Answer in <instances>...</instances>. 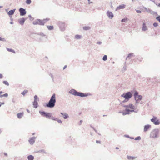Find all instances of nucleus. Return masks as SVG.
I'll return each mask as SVG.
<instances>
[{
    "label": "nucleus",
    "instance_id": "f257e3e1",
    "mask_svg": "<svg viewBox=\"0 0 160 160\" xmlns=\"http://www.w3.org/2000/svg\"><path fill=\"white\" fill-rule=\"evenodd\" d=\"M69 93L74 96H79L81 97H86L90 95V94L89 93H83L82 92H78L74 89H71L69 91Z\"/></svg>",
    "mask_w": 160,
    "mask_h": 160
},
{
    "label": "nucleus",
    "instance_id": "f03ea898",
    "mask_svg": "<svg viewBox=\"0 0 160 160\" xmlns=\"http://www.w3.org/2000/svg\"><path fill=\"white\" fill-rule=\"evenodd\" d=\"M56 102V95L55 93L52 94L48 103H46L45 106L50 108H53Z\"/></svg>",
    "mask_w": 160,
    "mask_h": 160
},
{
    "label": "nucleus",
    "instance_id": "7ed1b4c3",
    "mask_svg": "<svg viewBox=\"0 0 160 160\" xmlns=\"http://www.w3.org/2000/svg\"><path fill=\"white\" fill-rule=\"evenodd\" d=\"M49 19L48 18L44 19L43 20H42L40 19H37L33 22V24L34 25L38 24L40 25L43 26L44 25V24L49 21Z\"/></svg>",
    "mask_w": 160,
    "mask_h": 160
},
{
    "label": "nucleus",
    "instance_id": "20e7f679",
    "mask_svg": "<svg viewBox=\"0 0 160 160\" xmlns=\"http://www.w3.org/2000/svg\"><path fill=\"white\" fill-rule=\"evenodd\" d=\"M159 130L158 129H155L151 132L150 137L151 138H156L158 137V134L159 133Z\"/></svg>",
    "mask_w": 160,
    "mask_h": 160
},
{
    "label": "nucleus",
    "instance_id": "39448f33",
    "mask_svg": "<svg viewBox=\"0 0 160 160\" xmlns=\"http://www.w3.org/2000/svg\"><path fill=\"white\" fill-rule=\"evenodd\" d=\"M121 97L124 98L126 99L129 100L132 97V94L130 92H128L123 93L121 95Z\"/></svg>",
    "mask_w": 160,
    "mask_h": 160
},
{
    "label": "nucleus",
    "instance_id": "423d86ee",
    "mask_svg": "<svg viewBox=\"0 0 160 160\" xmlns=\"http://www.w3.org/2000/svg\"><path fill=\"white\" fill-rule=\"evenodd\" d=\"M39 113L42 116L48 118L50 119L52 113L46 112L44 111H39Z\"/></svg>",
    "mask_w": 160,
    "mask_h": 160
},
{
    "label": "nucleus",
    "instance_id": "0eeeda50",
    "mask_svg": "<svg viewBox=\"0 0 160 160\" xmlns=\"http://www.w3.org/2000/svg\"><path fill=\"white\" fill-rule=\"evenodd\" d=\"M34 100L33 102V107L35 108H37L38 106V102L39 100V98L36 95L34 96Z\"/></svg>",
    "mask_w": 160,
    "mask_h": 160
},
{
    "label": "nucleus",
    "instance_id": "6e6552de",
    "mask_svg": "<svg viewBox=\"0 0 160 160\" xmlns=\"http://www.w3.org/2000/svg\"><path fill=\"white\" fill-rule=\"evenodd\" d=\"M134 99H137V100L140 101L142 99V96L141 95H139L138 94V92L136 91L134 94Z\"/></svg>",
    "mask_w": 160,
    "mask_h": 160
},
{
    "label": "nucleus",
    "instance_id": "1a4fd4ad",
    "mask_svg": "<svg viewBox=\"0 0 160 160\" xmlns=\"http://www.w3.org/2000/svg\"><path fill=\"white\" fill-rule=\"evenodd\" d=\"M151 121L155 125H158L160 124L159 120L157 119V118L156 117H153V118L151 119Z\"/></svg>",
    "mask_w": 160,
    "mask_h": 160
},
{
    "label": "nucleus",
    "instance_id": "9d476101",
    "mask_svg": "<svg viewBox=\"0 0 160 160\" xmlns=\"http://www.w3.org/2000/svg\"><path fill=\"white\" fill-rule=\"evenodd\" d=\"M143 8L148 13H150L151 14H152L153 15H158V13L157 12L152 11L149 8H147L145 7H143Z\"/></svg>",
    "mask_w": 160,
    "mask_h": 160
},
{
    "label": "nucleus",
    "instance_id": "9b49d317",
    "mask_svg": "<svg viewBox=\"0 0 160 160\" xmlns=\"http://www.w3.org/2000/svg\"><path fill=\"white\" fill-rule=\"evenodd\" d=\"M19 11L20 12L21 16H24L26 13L27 12L25 9L22 8H20L19 9Z\"/></svg>",
    "mask_w": 160,
    "mask_h": 160
},
{
    "label": "nucleus",
    "instance_id": "f8f14e48",
    "mask_svg": "<svg viewBox=\"0 0 160 160\" xmlns=\"http://www.w3.org/2000/svg\"><path fill=\"white\" fill-rule=\"evenodd\" d=\"M121 104L122 105V106L124 107L129 108L132 109H133L134 108V106L132 104H129L128 105H125L123 104H122V103H121Z\"/></svg>",
    "mask_w": 160,
    "mask_h": 160
},
{
    "label": "nucleus",
    "instance_id": "ddd939ff",
    "mask_svg": "<svg viewBox=\"0 0 160 160\" xmlns=\"http://www.w3.org/2000/svg\"><path fill=\"white\" fill-rule=\"evenodd\" d=\"M148 27L146 25V24L145 22H144L143 23L142 27V31L145 32L148 30Z\"/></svg>",
    "mask_w": 160,
    "mask_h": 160
},
{
    "label": "nucleus",
    "instance_id": "4468645a",
    "mask_svg": "<svg viewBox=\"0 0 160 160\" xmlns=\"http://www.w3.org/2000/svg\"><path fill=\"white\" fill-rule=\"evenodd\" d=\"M36 138L35 137H32L30 138L28 141L31 145H33L35 142Z\"/></svg>",
    "mask_w": 160,
    "mask_h": 160
},
{
    "label": "nucleus",
    "instance_id": "2eb2a0df",
    "mask_svg": "<svg viewBox=\"0 0 160 160\" xmlns=\"http://www.w3.org/2000/svg\"><path fill=\"white\" fill-rule=\"evenodd\" d=\"M151 125L149 124L145 125L143 129L144 132H147L150 128H151Z\"/></svg>",
    "mask_w": 160,
    "mask_h": 160
},
{
    "label": "nucleus",
    "instance_id": "dca6fc26",
    "mask_svg": "<svg viewBox=\"0 0 160 160\" xmlns=\"http://www.w3.org/2000/svg\"><path fill=\"white\" fill-rule=\"evenodd\" d=\"M107 15L110 19H112L113 17V15L112 12L108 11L107 12Z\"/></svg>",
    "mask_w": 160,
    "mask_h": 160
},
{
    "label": "nucleus",
    "instance_id": "f3484780",
    "mask_svg": "<svg viewBox=\"0 0 160 160\" xmlns=\"http://www.w3.org/2000/svg\"><path fill=\"white\" fill-rule=\"evenodd\" d=\"M60 114L63 116L64 119H67L69 117L68 114L65 112H61Z\"/></svg>",
    "mask_w": 160,
    "mask_h": 160
},
{
    "label": "nucleus",
    "instance_id": "a211bd4d",
    "mask_svg": "<svg viewBox=\"0 0 160 160\" xmlns=\"http://www.w3.org/2000/svg\"><path fill=\"white\" fill-rule=\"evenodd\" d=\"M26 19L24 18H22L18 20V22L21 25H22L24 24Z\"/></svg>",
    "mask_w": 160,
    "mask_h": 160
},
{
    "label": "nucleus",
    "instance_id": "6ab92c4d",
    "mask_svg": "<svg viewBox=\"0 0 160 160\" xmlns=\"http://www.w3.org/2000/svg\"><path fill=\"white\" fill-rule=\"evenodd\" d=\"M125 5L124 4H121L119 6L117 7L116 11H117L118 10H119L121 9H124L125 8Z\"/></svg>",
    "mask_w": 160,
    "mask_h": 160
},
{
    "label": "nucleus",
    "instance_id": "aec40b11",
    "mask_svg": "<svg viewBox=\"0 0 160 160\" xmlns=\"http://www.w3.org/2000/svg\"><path fill=\"white\" fill-rule=\"evenodd\" d=\"M23 115L24 113L23 112L18 113L17 114V117L19 119L23 117Z\"/></svg>",
    "mask_w": 160,
    "mask_h": 160
},
{
    "label": "nucleus",
    "instance_id": "412c9836",
    "mask_svg": "<svg viewBox=\"0 0 160 160\" xmlns=\"http://www.w3.org/2000/svg\"><path fill=\"white\" fill-rule=\"evenodd\" d=\"M15 10H16V9H14L11 10H10L8 12V15L9 16L12 15L14 13Z\"/></svg>",
    "mask_w": 160,
    "mask_h": 160
},
{
    "label": "nucleus",
    "instance_id": "4be33fe9",
    "mask_svg": "<svg viewBox=\"0 0 160 160\" xmlns=\"http://www.w3.org/2000/svg\"><path fill=\"white\" fill-rule=\"evenodd\" d=\"M130 110L128 109H126L125 111L123 112V115H124L128 114L130 113Z\"/></svg>",
    "mask_w": 160,
    "mask_h": 160
},
{
    "label": "nucleus",
    "instance_id": "5701e85b",
    "mask_svg": "<svg viewBox=\"0 0 160 160\" xmlns=\"http://www.w3.org/2000/svg\"><path fill=\"white\" fill-rule=\"evenodd\" d=\"M127 158L129 160H133L136 158V157L128 155Z\"/></svg>",
    "mask_w": 160,
    "mask_h": 160
},
{
    "label": "nucleus",
    "instance_id": "b1692460",
    "mask_svg": "<svg viewBox=\"0 0 160 160\" xmlns=\"http://www.w3.org/2000/svg\"><path fill=\"white\" fill-rule=\"evenodd\" d=\"M28 160H33L34 158V157L32 155H28L27 157Z\"/></svg>",
    "mask_w": 160,
    "mask_h": 160
},
{
    "label": "nucleus",
    "instance_id": "393cba45",
    "mask_svg": "<svg viewBox=\"0 0 160 160\" xmlns=\"http://www.w3.org/2000/svg\"><path fill=\"white\" fill-rule=\"evenodd\" d=\"M83 29L84 30H88L90 29V27L89 26H84L83 27Z\"/></svg>",
    "mask_w": 160,
    "mask_h": 160
},
{
    "label": "nucleus",
    "instance_id": "a878e982",
    "mask_svg": "<svg viewBox=\"0 0 160 160\" xmlns=\"http://www.w3.org/2000/svg\"><path fill=\"white\" fill-rule=\"evenodd\" d=\"M134 55V54L133 53H129L128 57H127L126 58V59H127L128 58H129V59H130V58L132 57V56H134L133 55Z\"/></svg>",
    "mask_w": 160,
    "mask_h": 160
},
{
    "label": "nucleus",
    "instance_id": "bb28decb",
    "mask_svg": "<svg viewBox=\"0 0 160 160\" xmlns=\"http://www.w3.org/2000/svg\"><path fill=\"white\" fill-rule=\"evenodd\" d=\"M47 28L49 30H51L53 29V27L52 26H47Z\"/></svg>",
    "mask_w": 160,
    "mask_h": 160
},
{
    "label": "nucleus",
    "instance_id": "cd10ccee",
    "mask_svg": "<svg viewBox=\"0 0 160 160\" xmlns=\"http://www.w3.org/2000/svg\"><path fill=\"white\" fill-rule=\"evenodd\" d=\"M7 50L9 52H12L14 53H15V51L12 49L9 48H7Z\"/></svg>",
    "mask_w": 160,
    "mask_h": 160
},
{
    "label": "nucleus",
    "instance_id": "c85d7f7f",
    "mask_svg": "<svg viewBox=\"0 0 160 160\" xmlns=\"http://www.w3.org/2000/svg\"><path fill=\"white\" fill-rule=\"evenodd\" d=\"M126 62H125V65L124 66L122 71L123 72H124L125 71L127 70L126 66Z\"/></svg>",
    "mask_w": 160,
    "mask_h": 160
},
{
    "label": "nucleus",
    "instance_id": "c756f323",
    "mask_svg": "<svg viewBox=\"0 0 160 160\" xmlns=\"http://www.w3.org/2000/svg\"><path fill=\"white\" fill-rule=\"evenodd\" d=\"M81 36L80 35H76L75 36V38H76V39H80L81 38Z\"/></svg>",
    "mask_w": 160,
    "mask_h": 160
},
{
    "label": "nucleus",
    "instance_id": "7c9ffc66",
    "mask_svg": "<svg viewBox=\"0 0 160 160\" xmlns=\"http://www.w3.org/2000/svg\"><path fill=\"white\" fill-rule=\"evenodd\" d=\"M8 96V93H5L3 95H0V97L2 98V97H7Z\"/></svg>",
    "mask_w": 160,
    "mask_h": 160
},
{
    "label": "nucleus",
    "instance_id": "2f4dec72",
    "mask_svg": "<svg viewBox=\"0 0 160 160\" xmlns=\"http://www.w3.org/2000/svg\"><path fill=\"white\" fill-rule=\"evenodd\" d=\"M107 59V56L106 55H104L103 58H102V60L104 61H105Z\"/></svg>",
    "mask_w": 160,
    "mask_h": 160
},
{
    "label": "nucleus",
    "instance_id": "473e14b6",
    "mask_svg": "<svg viewBox=\"0 0 160 160\" xmlns=\"http://www.w3.org/2000/svg\"><path fill=\"white\" fill-rule=\"evenodd\" d=\"M50 119H51L52 120L57 121V120L58 118H57L54 117L52 115Z\"/></svg>",
    "mask_w": 160,
    "mask_h": 160
},
{
    "label": "nucleus",
    "instance_id": "72a5a7b5",
    "mask_svg": "<svg viewBox=\"0 0 160 160\" xmlns=\"http://www.w3.org/2000/svg\"><path fill=\"white\" fill-rule=\"evenodd\" d=\"M26 3L28 5L30 4L31 3V0H26Z\"/></svg>",
    "mask_w": 160,
    "mask_h": 160
},
{
    "label": "nucleus",
    "instance_id": "f704fd0d",
    "mask_svg": "<svg viewBox=\"0 0 160 160\" xmlns=\"http://www.w3.org/2000/svg\"><path fill=\"white\" fill-rule=\"evenodd\" d=\"M3 84H5L6 85H7L8 86L9 85V84L8 82L7 81H3Z\"/></svg>",
    "mask_w": 160,
    "mask_h": 160
},
{
    "label": "nucleus",
    "instance_id": "c9c22d12",
    "mask_svg": "<svg viewBox=\"0 0 160 160\" xmlns=\"http://www.w3.org/2000/svg\"><path fill=\"white\" fill-rule=\"evenodd\" d=\"M141 139V138L140 136H138L135 138V140H140Z\"/></svg>",
    "mask_w": 160,
    "mask_h": 160
},
{
    "label": "nucleus",
    "instance_id": "e433bc0d",
    "mask_svg": "<svg viewBox=\"0 0 160 160\" xmlns=\"http://www.w3.org/2000/svg\"><path fill=\"white\" fill-rule=\"evenodd\" d=\"M158 16L156 17V19L160 23V16L157 15Z\"/></svg>",
    "mask_w": 160,
    "mask_h": 160
},
{
    "label": "nucleus",
    "instance_id": "4c0bfd02",
    "mask_svg": "<svg viewBox=\"0 0 160 160\" xmlns=\"http://www.w3.org/2000/svg\"><path fill=\"white\" fill-rule=\"evenodd\" d=\"M38 34L39 35H40L41 36H42V37L46 36V35L45 34H44L43 33H42V32H41V33H38Z\"/></svg>",
    "mask_w": 160,
    "mask_h": 160
},
{
    "label": "nucleus",
    "instance_id": "58836bf2",
    "mask_svg": "<svg viewBox=\"0 0 160 160\" xmlns=\"http://www.w3.org/2000/svg\"><path fill=\"white\" fill-rule=\"evenodd\" d=\"M28 17L29 18H30V20L31 21H32L33 20L34 18L32 17V16L31 15H29Z\"/></svg>",
    "mask_w": 160,
    "mask_h": 160
},
{
    "label": "nucleus",
    "instance_id": "ea45409f",
    "mask_svg": "<svg viewBox=\"0 0 160 160\" xmlns=\"http://www.w3.org/2000/svg\"><path fill=\"white\" fill-rule=\"evenodd\" d=\"M27 93V90H24L22 92V94L24 96L25 95V94Z\"/></svg>",
    "mask_w": 160,
    "mask_h": 160
},
{
    "label": "nucleus",
    "instance_id": "a19ab883",
    "mask_svg": "<svg viewBox=\"0 0 160 160\" xmlns=\"http://www.w3.org/2000/svg\"><path fill=\"white\" fill-rule=\"evenodd\" d=\"M127 20V18H124L123 19H122L121 20V22H126V21Z\"/></svg>",
    "mask_w": 160,
    "mask_h": 160
},
{
    "label": "nucleus",
    "instance_id": "79ce46f5",
    "mask_svg": "<svg viewBox=\"0 0 160 160\" xmlns=\"http://www.w3.org/2000/svg\"><path fill=\"white\" fill-rule=\"evenodd\" d=\"M158 25V22H154L153 23V26L155 27H156Z\"/></svg>",
    "mask_w": 160,
    "mask_h": 160
},
{
    "label": "nucleus",
    "instance_id": "37998d69",
    "mask_svg": "<svg viewBox=\"0 0 160 160\" xmlns=\"http://www.w3.org/2000/svg\"><path fill=\"white\" fill-rule=\"evenodd\" d=\"M0 41H2L3 42H5V41H6V40L4 38H2L0 37Z\"/></svg>",
    "mask_w": 160,
    "mask_h": 160
},
{
    "label": "nucleus",
    "instance_id": "c03bdc74",
    "mask_svg": "<svg viewBox=\"0 0 160 160\" xmlns=\"http://www.w3.org/2000/svg\"><path fill=\"white\" fill-rule=\"evenodd\" d=\"M135 104L136 105L137 104H138L139 103V101H139L138 100H137V99H135Z\"/></svg>",
    "mask_w": 160,
    "mask_h": 160
},
{
    "label": "nucleus",
    "instance_id": "a18cd8bd",
    "mask_svg": "<svg viewBox=\"0 0 160 160\" xmlns=\"http://www.w3.org/2000/svg\"><path fill=\"white\" fill-rule=\"evenodd\" d=\"M57 121L59 123H62V121L60 119H58V118Z\"/></svg>",
    "mask_w": 160,
    "mask_h": 160
},
{
    "label": "nucleus",
    "instance_id": "49530a36",
    "mask_svg": "<svg viewBox=\"0 0 160 160\" xmlns=\"http://www.w3.org/2000/svg\"><path fill=\"white\" fill-rule=\"evenodd\" d=\"M128 100H129L126 99L125 98V99L123 101H122V103H124V102H127Z\"/></svg>",
    "mask_w": 160,
    "mask_h": 160
},
{
    "label": "nucleus",
    "instance_id": "de8ad7c7",
    "mask_svg": "<svg viewBox=\"0 0 160 160\" xmlns=\"http://www.w3.org/2000/svg\"><path fill=\"white\" fill-rule=\"evenodd\" d=\"M136 11L138 13H141L142 12L141 11L139 10H136Z\"/></svg>",
    "mask_w": 160,
    "mask_h": 160
},
{
    "label": "nucleus",
    "instance_id": "09e8293b",
    "mask_svg": "<svg viewBox=\"0 0 160 160\" xmlns=\"http://www.w3.org/2000/svg\"><path fill=\"white\" fill-rule=\"evenodd\" d=\"M91 127L93 128V129L94 130V131L97 133V131L93 127L91 126Z\"/></svg>",
    "mask_w": 160,
    "mask_h": 160
},
{
    "label": "nucleus",
    "instance_id": "8fccbe9b",
    "mask_svg": "<svg viewBox=\"0 0 160 160\" xmlns=\"http://www.w3.org/2000/svg\"><path fill=\"white\" fill-rule=\"evenodd\" d=\"M102 43V42L100 41L98 42L97 44L99 45H101Z\"/></svg>",
    "mask_w": 160,
    "mask_h": 160
},
{
    "label": "nucleus",
    "instance_id": "3c124183",
    "mask_svg": "<svg viewBox=\"0 0 160 160\" xmlns=\"http://www.w3.org/2000/svg\"><path fill=\"white\" fill-rule=\"evenodd\" d=\"M82 120H80L78 124L79 125H81V124L82 123Z\"/></svg>",
    "mask_w": 160,
    "mask_h": 160
},
{
    "label": "nucleus",
    "instance_id": "603ef678",
    "mask_svg": "<svg viewBox=\"0 0 160 160\" xmlns=\"http://www.w3.org/2000/svg\"><path fill=\"white\" fill-rule=\"evenodd\" d=\"M39 152H42L43 153H46L45 152V151L44 150H40Z\"/></svg>",
    "mask_w": 160,
    "mask_h": 160
},
{
    "label": "nucleus",
    "instance_id": "864d4df0",
    "mask_svg": "<svg viewBox=\"0 0 160 160\" xmlns=\"http://www.w3.org/2000/svg\"><path fill=\"white\" fill-rule=\"evenodd\" d=\"M96 142L97 143H101V141L99 140H96Z\"/></svg>",
    "mask_w": 160,
    "mask_h": 160
},
{
    "label": "nucleus",
    "instance_id": "5fc2aeb1",
    "mask_svg": "<svg viewBox=\"0 0 160 160\" xmlns=\"http://www.w3.org/2000/svg\"><path fill=\"white\" fill-rule=\"evenodd\" d=\"M151 1L153 2L155 4H157V3L155 2V1L154 0H150Z\"/></svg>",
    "mask_w": 160,
    "mask_h": 160
},
{
    "label": "nucleus",
    "instance_id": "6e6d98bb",
    "mask_svg": "<svg viewBox=\"0 0 160 160\" xmlns=\"http://www.w3.org/2000/svg\"><path fill=\"white\" fill-rule=\"evenodd\" d=\"M125 137H127V138H129V137H130V136L128 135H125Z\"/></svg>",
    "mask_w": 160,
    "mask_h": 160
},
{
    "label": "nucleus",
    "instance_id": "4d7b16f0",
    "mask_svg": "<svg viewBox=\"0 0 160 160\" xmlns=\"http://www.w3.org/2000/svg\"><path fill=\"white\" fill-rule=\"evenodd\" d=\"M3 76L2 74H0V78H2Z\"/></svg>",
    "mask_w": 160,
    "mask_h": 160
},
{
    "label": "nucleus",
    "instance_id": "13d9d810",
    "mask_svg": "<svg viewBox=\"0 0 160 160\" xmlns=\"http://www.w3.org/2000/svg\"><path fill=\"white\" fill-rule=\"evenodd\" d=\"M156 5L158 7H160V3H159L158 4H156Z\"/></svg>",
    "mask_w": 160,
    "mask_h": 160
},
{
    "label": "nucleus",
    "instance_id": "bf43d9fd",
    "mask_svg": "<svg viewBox=\"0 0 160 160\" xmlns=\"http://www.w3.org/2000/svg\"><path fill=\"white\" fill-rule=\"evenodd\" d=\"M4 154L5 156H8V154H7V153L6 152H4Z\"/></svg>",
    "mask_w": 160,
    "mask_h": 160
},
{
    "label": "nucleus",
    "instance_id": "052dcab7",
    "mask_svg": "<svg viewBox=\"0 0 160 160\" xmlns=\"http://www.w3.org/2000/svg\"><path fill=\"white\" fill-rule=\"evenodd\" d=\"M90 0H88L89 2H88V3L89 4H90L91 3H92V2H91L90 1Z\"/></svg>",
    "mask_w": 160,
    "mask_h": 160
},
{
    "label": "nucleus",
    "instance_id": "680f3d73",
    "mask_svg": "<svg viewBox=\"0 0 160 160\" xmlns=\"http://www.w3.org/2000/svg\"><path fill=\"white\" fill-rule=\"evenodd\" d=\"M4 104V102H1V104H0V107H1L2 104L3 105Z\"/></svg>",
    "mask_w": 160,
    "mask_h": 160
},
{
    "label": "nucleus",
    "instance_id": "e2e57ef3",
    "mask_svg": "<svg viewBox=\"0 0 160 160\" xmlns=\"http://www.w3.org/2000/svg\"><path fill=\"white\" fill-rule=\"evenodd\" d=\"M67 65H65L63 68V69H65L67 68Z\"/></svg>",
    "mask_w": 160,
    "mask_h": 160
},
{
    "label": "nucleus",
    "instance_id": "0e129e2a",
    "mask_svg": "<svg viewBox=\"0 0 160 160\" xmlns=\"http://www.w3.org/2000/svg\"><path fill=\"white\" fill-rule=\"evenodd\" d=\"M135 112L133 110H130V112Z\"/></svg>",
    "mask_w": 160,
    "mask_h": 160
},
{
    "label": "nucleus",
    "instance_id": "69168bd1",
    "mask_svg": "<svg viewBox=\"0 0 160 160\" xmlns=\"http://www.w3.org/2000/svg\"><path fill=\"white\" fill-rule=\"evenodd\" d=\"M129 138H130L131 139H134V138L133 137H130Z\"/></svg>",
    "mask_w": 160,
    "mask_h": 160
},
{
    "label": "nucleus",
    "instance_id": "338daca9",
    "mask_svg": "<svg viewBox=\"0 0 160 160\" xmlns=\"http://www.w3.org/2000/svg\"><path fill=\"white\" fill-rule=\"evenodd\" d=\"M51 78H52V80H53V78H54L53 77V76L51 75Z\"/></svg>",
    "mask_w": 160,
    "mask_h": 160
},
{
    "label": "nucleus",
    "instance_id": "774afa93",
    "mask_svg": "<svg viewBox=\"0 0 160 160\" xmlns=\"http://www.w3.org/2000/svg\"><path fill=\"white\" fill-rule=\"evenodd\" d=\"M27 111L28 112V113H29L30 112V111L28 109H27Z\"/></svg>",
    "mask_w": 160,
    "mask_h": 160
}]
</instances>
